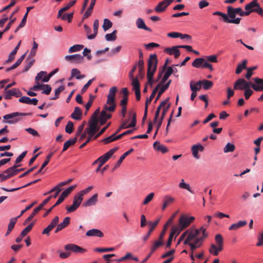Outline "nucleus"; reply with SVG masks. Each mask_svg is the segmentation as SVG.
<instances>
[{
  "label": "nucleus",
  "instance_id": "obj_60",
  "mask_svg": "<svg viewBox=\"0 0 263 263\" xmlns=\"http://www.w3.org/2000/svg\"><path fill=\"white\" fill-rule=\"evenodd\" d=\"M34 223H31L26 227L21 232L22 236L25 237L31 230Z\"/></svg>",
  "mask_w": 263,
  "mask_h": 263
},
{
  "label": "nucleus",
  "instance_id": "obj_30",
  "mask_svg": "<svg viewBox=\"0 0 263 263\" xmlns=\"http://www.w3.org/2000/svg\"><path fill=\"white\" fill-rule=\"evenodd\" d=\"M247 224V221L246 220L239 221L238 222L231 225L229 228V230L230 231L236 230L241 227L245 226Z\"/></svg>",
  "mask_w": 263,
  "mask_h": 263
},
{
  "label": "nucleus",
  "instance_id": "obj_10",
  "mask_svg": "<svg viewBox=\"0 0 263 263\" xmlns=\"http://www.w3.org/2000/svg\"><path fill=\"white\" fill-rule=\"evenodd\" d=\"M66 61L74 64H80L83 62L84 58L81 54H76L65 57Z\"/></svg>",
  "mask_w": 263,
  "mask_h": 263
},
{
  "label": "nucleus",
  "instance_id": "obj_35",
  "mask_svg": "<svg viewBox=\"0 0 263 263\" xmlns=\"http://www.w3.org/2000/svg\"><path fill=\"white\" fill-rule=\"evenodd\" d=\"M190 89L192 91H196L200 90L201 88V83L200 81L195 83L193 81H191L190 83Z\"/></svg>",
  "mask_w": 263,
  "mask_h": 263
},
{
  "label": "nucleus",
  "instance_id": "obj_27",
  "mask_svg": "<svg viewBox=\"0 0 263 263\" xmlns=\"http://www.w3.org/2000/svg\"><path fill=\"white\" fill-rule=\"evenodd\" d=\"M14 176L13 173L10 171L8 168L6 169L2 174H0V179L1 182H4L8 179Z\"/></svg>",
  "mask_w": 263,
  "mask_h": 263
},
{
  "label": "nucleus",
  "instance_id": "obj_57",
  "mask_svg": "<svg viewBox=\"0 0 263 263\" xmlns=\"http://www.w3.org/2000/svg\"><path fill=\"white\" fill-rule=\"evenodd\" d=\"M116 33L117 31L114 30L111 33L106 34L105 36V39L107 41H115L116 39Z\"/></svg>",
  "mask_w": 263,
  "mask_h": 263
},
{
  "label": "nucleus",
  "instance_id": "obj_49",
  "mask_svg": "<svg viewBox=\"0 0 263 263\" xmlns=\"http://www.w3.org/2000/svg\"><path fill=\"white\" fill-rule=\"evenodd\" d=\"M201 84L203 85V88L205 90H208L213 85V83L209 80H204L200 81Z\"/></svg>",
  "mask_w": 263,
  "mask_h": 263
},
{
  "label": "nucleus",
  "instance_id": "obj_3",
  "mask_svg": "<svg viewBox=\"0 0 263 263\" xmlns=\"http://www.w3.org/2000/svg\"><path fill=\"white\" fill-rule=\"evenodd\" d=\"M157 58L156 54H151L148 60V68L147 72H152L155 73L157 70Z\"/></svg>",
  "mask_w": 263,
  "mask_h": 263
},
{
  "label": "nucleus",
  "instance_id": "obj_40",
  "mask_svg": "<svg viewBox=\"0 0 263 263\" xmlns=\"http://www.w3.org/2000/svg\"><path fill=\"white\" fill-rule=\"evenodd\" d=\"M247 60H244L241 63L238 64L235 73L237 74L240 73L243 69H247Z\"/></svg>",
  "mask_w": 263,
  "mask_h": 263
},
{
  "label": "nucleus",
  "instance_id": "obj_43",
  "mask_svg": "<svg viewBox=\"0 0 263 263\" xmlns=\"http://www.w3.org/2000/svg\"><path fill=\"white\" fill-rule=\"evenodd\" d=\"M41 179H37V180H35L32 182H29L28 183V184L22 186V187H17V188H14V189H7L6 188H5V187H2L1 189L5 191H6V192H14V191H17L18 190H20V189L21 188H23V187H26V186H29L31 184H34L36 182H37L38 181H39Z\"/></svg>",
  "mask_w": 263,
  "mask_h": 263
},
{
  "label": "nucleus",
  "instance_id": "obj_12",
  "mask_svg": "<svg viewBox=\"0 0 263 263\" xmlns=\"http://www.w3.org/2000/svg\"><path fill=\"white\" fill-rule=\"evenodd\" d=\"M22 95L21 91L17 88H13L11 90L6 91V95L5 96V99H11V96H15L16 97H20Z\"/></svg>",
  "mask_w": 263,
  "mask_h": 263
},
{
  "label": "nucleus",
  "instance_id": "obj_22",
  "mask_svg": "<svg viewBox=\"0 0 263 263\" xmlns=\"http://www.w3.org/2000/svg\"><path fill=\"white\" fill-rule=\"evenodd\" d=\"M117 88L116 87H112L110 88L109 93L107 96V104H112L115 100V95L117 92Z\"/></svg>",
  "mask_w": 263,
  "mask_h": 263
},
{
  "label": "nucleus",
  "instance_id": "obj_25",
  "mask_svg": "<svg viewBox=\"0 0 263 263\" xmlns=\"http://www.w3.org/2000/svg\"><path fill=\"white\" fill-rule=\"evenodd\" d=\"M136 26L138 29H143L149 32H152V29L148 27H147L143 20L141 18H138L137 19L136 21Z\"/></svg>",
  "mask_w": 263,
  "mask_h": 263
},
{
  "label": "nucleus",
  "instance_id": "obj_31",
  "mask_svg": "<svg viewBox=\"0 0 263 263\" xmlns=\"http://www.w3.org/2000/svg\"><path fill=\"white\" fill-rule=\"evenodd\" d=\"M252 83L247 82L244 79H239L235 82V87H236V85H238L239 84H242L243 89L245 90L246 89H250V87L251 86Z\"/></svg>",
  "mask_w": 263,
  "mask_h": 263
},
{
  "label": "nucleus",
  "instance_id": "obj_19",
  "mask_svg": "<svg viewBox=\"0 0 263 263\" xmlns=\"http://www.w3.org/2000/svg\"><path fill=\"white\" fill-rule=\"evenodd\" d=\"M204 238L205 237H199L198 238H196L194 242H190L189 243H187V245L190 246L191 250L193 252L195 250L201 246Z\"/></svg>",
  "mask_w": 263,
  "mask_h": 263
},
{
  "label": "nucleus",
  "instance_id": "obj_17",
  "mask_svg": "<svg viewBox=\"0 0 263 263\" xmlns=\"http://www.w3.org/2000/svg\"><path fill=\"white\" fill-rule=\"evenodd\" d=\"M70 218L69 217H65L63 222L60 223L57 226V227L54 231L55 233H57L60 231L62 230L66 227H67L70 223Z\"/></svg>",
  "mask_w": 263,
  "mask_h": 263
},
{
  "label": "nucleus",
  "instance_id": "obj_41",
  "mask_svg": "<svg viewBox=\"0 0 263 263\" xmlns=\"http://www.w3.org/2000/svg\"><path fill=\"white\" fill-rule=\"evenodd\" d=\"M96 0H91L90 4L87 10L85 12V13L84 14V18H87L91 14L92 12V10L93 9L94 6L95 5Z\"/></svg>",
  "mask_w": 263,
  "mask_h": 263
},
{
  "label": "nucleus",
  "instance_id": "obj_51",
  "mask_svg": "<svg viewBox=\"0 0 263 263\" xmlns=\"http://www.w3.org/2000/svg\"><path fill=\"white\" fill-rule=\"evenodd\" d=\"M179 187L180 189H185L190 193H193V191L190 188V185L189 184L185 183L184 180L183 179H181V182L179 184Z\"/></svg>",
  "mask_w": 263,
  "mask_h": 263
},
{
  "label": "nucleus",
  "instance_id": "obj_39",
  "mask_svg": "<svg viewBox=\"0 0 263 263\" xmlns=\"http://www.w3.org/2000/svg\"><path fill=\"white\" fill-rule=\"evenodd\" d=\"M159 88H160V85H157V86L155 87V88L154 89L149 98H147L146 99V102H145V106L148 107V104L151 103L152 101L155 97V96L158 90L159 89Z\"/></svg>",
  "mask_w": 263,
  "mask_h": 263
},
{
  "label": "nucleus",
  "instance_id": "obj_14",
  "mask_svg": "<svg viewBox=\"0 0 263 263\" xmlns=\"http://www.w3.org/2000/svg\"><path fill=\"white\" fill-rule=\"evenodd\" d=\"M179 46H173L172 48H166L164 51L170 55H174L175 58H178L180 54V52L178 49Z\"/></svg>",
  "mask_w": 263,
  "mask_h": 263
},
{
  "label": "nucleus",
  "instance_id": "obj_48",
  "mask_svg": "<svg viewBox=\"0 0 263 263\" xmlns=\"http://www.w3.org/2000/svg\"><path fill=\"white\" fill-rule=\"evenodd\" d=\"M84 47V46L82 45H74L71 47H70L68 49V52L69 53H72L74 52H77L81 50Z\"/></svg>",
  "mask_w": 263,
  "mask_h": 263
},
{
  "label": "nucleus",
  "instance_id": "obj_7",
  "mask_svg": "<svg viewBox=\"0 0 263 263\" xmlns=\"http://www.w3.org/2000/svg\"><path fill=\"white\" fill-rule=\"evenodd\" d=\"M119 147H116L110 149L108 152L104 155L98 158L99 164L100 167H101L111 157V156L118 149Z\"/></svg>",
  "mask_w": 263,
  "mask_h": 263
},
{
  "label": "nucleus",
  "instance_id": "obj_52",
  "mask_svg": "<svg viewBox=\"0 0 263 263\" xmlns=\"http://www.w3.org/2000/svg\"><path fill=\"white\" fill-rule=\"evenodd\" d=\"M40 89L43 90V91L42 92V93L48 95L50 94L52 90V88L50 85L48 84H43Z\"/></svg>",
  "mask_w": 263,
  "mask_h": 263
},
{
  "label": "nucleus",
  "instance_id": "obj_34",
  "mask_svg": "<svg viewBox=\"0 0 263 263\" xmlns=\"http://www.w3.org/2000/svg\"><path fill=\"white\" fill-rule=\"evenodd\" d=\"M98 194H94L90 198H89L86 202L83 204V206L85 207L90 206L93 205L97 201Z\"/></svg>",
  "mask_w": 263,
  "mask_h": 263
},
{
  "label": "nucleus",
  "instance_id": "obj_61",
  "mask_svg": "<svg viewBox=\"0 0 263 263\" xmlns=\"http://www.w3.org/2000/svg\"><path fill=\"white\" fill-rule=\"evenodd\" d=\"M73 15V13H70L68 14H64L63 15L62 14L61 16H60V17H61V18L63 21H65V20H67L68 22L69 23H70L72 19Z\"/></svg>",
  "mask_w": 263,
  "mask_h": 263
},
{
  "label": "nucleus",
  "instance_id": "obj_54",
  "mask_svg": "<svg viewBox=\"0 0 263 263\" xmlns=\"http://www.w3.org/2000/svg\"><path fill=\"white\" fill-rule=\"evenodd\" d=\"M138 65L139 74L141 76V77H143L144 75L143 60H139L138 61Z\"/></svg>",
  "mask_w": 263,
  "mask_h": 263
},
{
  "label": "nucleus",
  "instance_id": "obj_26",
  "mask_svg": "<svg viewBox=\"0 0 263 263\" xmlns=\"http://www.w3.org/2000/svg\"><path fill=\"white\" fill-rule=\"evenodd\" d=\"M175 198L171 196L166 195L163 197V204L162 206V210L164 211L167 206L173 203Z\"/></svg>",
  "mask_w": 263,
  "mask_h": 263
},
{
  "label": "nucleus",
  "instance_id": "obj_63",
  "mask_svg": "<svg viewBox=\"0 0 263 263\" xmlns=\"http://www.w3.org/2000/svg\"><path fill=\"white\" fill-rule=\"evenodd\" d=\"M182 230H181V228L178 226H173L172 228L171 235L174 236L176 235L177 236Z\"/></svg>",
  "mask_w": 263,
  "mask_h": 263
},
{
  "label": "nucleus",
  "instance_id": "obj_59",
  "mask_svg": "<svg viewBox=\"0 0 263 263\" xmlns=\"http://www.w3.org/2000/svg\"><path fill=\"white\" fill-rule=\"evenodd\" d=\"M227 12L228 15L231 19L234 18L237 14L234 10V8L231 6H228L227 7Z\"/></svg>",
  "mask_w": 263,
  "mask_h": 263
},
{
  "label": "nucleus",
  "instance_id": "obj_15",
  "mask_svg": "<svg viewBox=\"0 0 263 263\" xmlns=\"http://www.w3.org/2000/svg\"><path fill=\"white\" fill-rule=\"evenodd\" d=\"M18 101L21 103L27 104H33L34 105H36L37 104L38 100L36 98L31 99L28 97L23 96L19 99Z\"/></svg>",
  "mask_w": 263,
  "mask_h": 263
},
{
  "label": "nucleus",
  "instance_id": "obj_47",
  "mask_svg": "<svg viewBox=\"0 0 263 263\" xmlns=\"http://www.w3.org/2000/svg\"><path fill=\"white\" fill-rule=\"evenodd\" d=\"M235 146L234 144L231 143H228L223 148V152L225 153L233 152L235 151Z\"/></svg>",
  "mask_w": 263,
  "mask_h": 263
},
{
  "label": "nucleus",
  "instance_id": "obj_18",
  "mask_svg": "<svg viewBox=\"0 0 263 263\" xmlns=\"http://www.w3.org/2000/svg\"><path fill=\"white\" fill-rule=\"evenodd\" d=\"M159 222V219L155 220L154 222L150 221L148 222V225L150 227V229L148 232H147V234L143 237V240L144 241H146L148 239L150 235H151L152 232L158 225Z\"/></svg>",
  "mask_w": 263,
  "mask_h": 263
},
{
  "label": "nucleus",
  "instance_id": "obj_9",
  "mask_svg": "<svg viewBox=\"0 0 263 263\" xmlns=\"http://www.w3.org/2000/svg\"><path fill=\"white\" fill-rule=\"evenodd\" d=\"M77 185H72L65 190L61 194L57 201L54 204V206H57L61 204L66 198L68 195L76 187Z\"/></svg>",
  "mask_w": 263,
  "mask_h": 263
},
{
  "label": "nucleus",
  "instance_id": "obj_42",
  "mask_svg": "<svg viewBox=\"0 0 263 263\" xmlns=\"http://www.w3.org/2000/svg\"><path fill=\"white\" fill-rule=\"evenodd\" d=\"M77 141V137H75L73 139H71L65 142L63 146V148L62 152H65L66 151L70 146L73 145L76 143Z\"/></svg>",
  "mask_w": 263,
  "mask_h": 263
},
{
  "label": "nucleus",
  "instance_id": "obj_33",
  "mask_svg": "<svg viewBox=\"0 0 263 263\" xmlns=\"http://www.w3.org/2000/svg\"><path fill=\"white\" fill-rule=\"evenodd\" d=\"M99 26V20L96 19L93 22V33L87 36V38L89 40H92L95 38L97 33H98V29Z\"/></svg>",
  "mask_w": 263,
  "mask_h": 263
},
{
  "label": "nucleus",
  "instance_id": "obj_2",
  "mask_svg": "<svg viewBox=\"0 0 263 263\" xmlns=\"http://www.w3.org/2000/svg\"><path fill=\"white\" fill-rule=\"evenodd\" d=\"M32 113H20L18 112H12L9 114L3 116V118L6 121H4L5 123L8 124H14L17 122L19 121L18 119L16 117L18 116H30L31 115Z\"/></svg>",
  "mask_w": 263,
  "mask_h": 263
},
{
  "label": "nucleus",
  "instance_id": "obj_32",
  "mask_svg": "<svg viewBox=\"0 0 263 263\" xmlns=\"http://www.w3.org/2000/svg\"><path fill=\"white\" fill-rule=\"evenodd\" d=\"M76 0H70V2L67 4L65 7L61 8L58 12V18H60L63 13L68 10H69L72 6H73L76 3Z\"/></svg>",
  "mask_w": 263,
  "mask_h": 263
},
{
  "label": "nucleus",
  "instance_id": "obj_64",
  "mask_svg": "<svg viewBox=\"0 0 263 263\" xmlns=\"http://www.w3.org/2000/svg\"><path fill=\"white\" fill-rule=\"evenodd\" d=\"M154 193H151L149 194L145 198L143 201V204L146 205L149 202H151L154 197Z\"/></svg>",
  "mask_w": 263,
  "mask_h": 263
},
{
  "label": "nucleus",
  "instance_id": "obj_11",
  "mask_svg": "<svg viewBox=\"0 0 263 263\" xmlns=\"http://www.w3.org/2000/svg\"><path fill=\"white\" fill-rule=\"evenodd\" d=\"M253 80L255 84H252L251 87L256 91H263V79L255 78Z\"/></svg>",
  "mask_w": 263,
  "mask_h": 263
},
{
  "label": "nucleus",
  "instance_id": "obj_37",
  "mask_svg": "<svg viewBox=\"0 0 263 263\" xmlns=\"http://www.w3.org/2000/svg\"><path fill=\"white\" fill-rule=\"evenodd\" d=\"M154 148L155 149L161 152L162 153H165L167 152L168 149L166 146L160 144L159 142L156 141L153 144Z\"/></svg>",
  "mask_w": 263,
  "mask_h": 263
},
{
  "label": "nucleus",
  "instance_id": "obj_36",
  "mask_svg": "<svg viewBox=\"0 0 263 263\" xmlns=\"http://www.w3.org/2000/svg\"><path fill=\"white\" fill-rule=\"evenodd\" d=\"M18 11V8H17L15 10H14L11 14V16L9 17L10 22L6 26L5 29L4 30V32H6L9 30L11 25L14 23L16 20L15 17H13V16Z\"/></svg>",
  "mask_w": 263,
  "mask_h": 263
},
{
  "label": "nucleus",
  "instance_id": "obj_45",
  "mask_svg": "<svg viewBox=\"0 0 263 263\" xmlns=\"http://www.w3.org/2000/svg\"><path fill=\"white\" fill-rule=\"evenodd\" d=\"M234 10L236 14H239L241 16H248L251 13V11H250V10L243 12L241 8H234Z\"/></svg>",
  "mask_w": 263,
  "mask_h": 263
},
{
  "label": "nucleus",
  "instance_id": "obj_38",
  "mask_svg": "<svg viewBox=\"0 0 263 263\" xmlns=\"http://www.w3.org/2000/svg\"><path fill=\"white\" fill-rule=\"evenodd\" d=\"M82 111L79 107H76L74 111L71 115V117L74 120H79L81 118Z\"/></svg>",
  "mask_w": 263,
  "mask_h": 263
},
{
  "label": "nucleus",
  "instance_id": "obj_58",
  "mask_svg": "<svg viewBox=\"0 0 263 263\" xmlns=\"http://www.w3.org/2000/svg\"><path fill=\"white\" fill-rule=\"evenodd\" d=\"M65 89V87L63 85L60 86L57 89L55 90V95L54 97L51 98V100H56L59 97V95L60 93L63 91Z\"/></svg>",
  "mask_w": 263,
  "mask_h": 263
},
{
  "label": "nucleus",
  "instance_id": "obj_13",
  "mask_svg": "<svg viewBox=\"0 0 263 263\" xmlns=\"http://www.w3.org/2000/svg\"><path fill=\"white\" fill-rule=\"evenodd\" d=\"M170 3L167 0H163L159 3L155 8V11L157 13H161L164 12L168 6L170 5Z\"/></svg>",
  "mask_w": 263,
  "mask_h": 263
},
{
  "label": "nucleus",
  "instance_id": "obj_21",
  "mask_svg": "<svg viewBox=\"0 0 263 263\" xmlns=\"http://www.w3.org/2000/svg\"><path fill=\"white\" fill-rule=\"evenodd\" d=\"M98 122L90 120L88 123L89 127L85 128V133H88V135L94 136V132L97 125H98Z\"/></svg>",
  "mask_w": 263,
  "mask_h": 263
},
{
  "label": "nucleus",
  "instance_id": "obj_8",
  "mask_svg": "<svg viewBox=\"0 0 263 263\" xmlns=\"http://www.w3.org/2000/svg\"><path fill=\"white\" fill-rule=\"evenodd\" d=\"M64 249L66 251H71L76 253L83 254L86 252V249H83L82 247L73 243H69L66 245L64 246Z\"/></svg>",
  "mask_w": 263,
  "mask_h": 263
},
{
  "label": "nucleus",
  "instance_id": "obj_44",
  "mask_svg": "<svg viewBox=\"0 0 263 263\" xmlns=\"http://www.w3.org/2000/svg\"><path fill=\"white\" fill-rule=\"evenodd\" d=\"M204 59L203 58H199L196 59L192 63V66L195 68H198L202 67Z\"/></svg>",
  "mask_w": 263,
  "mask_h": 263
},
{
  "label": "nucleus",
  "instance_id": "obj_29",
  "mask_svg": "<svg viewBox=\"0 0 263 263\" xmlns=\"http://www.w3.org/2000/svg\"><path fill=\"white\" fill-rule=\"evenodd\" d=\"M171 82H172L171 80H170L169 81H168V82L164 85L160 86V87L159 88L160 90H159V92L158 93V95H157V96L156 97V98L155 99V102H156L157 101V100L160 98V97H161L162 94L163 93H164V91L166 89H168V88L169 87Z\"/></svg>",
  "mask_w": 263,
  "mask_h": 263
},
{
  "label": "nucleus",
  "instance_id": "obj_1",
  "mask_svg": "<svg viewBox=\"0 0 263 263\" xmlns=\"http://www.w3.org/2000/svg\"><path fill=\"white\" fill-rule=\"evenodd\" d=\"M205 230L206 229L204 227H201L199 229L189 230L187 237L184 240V244L187 245V243L191 242L192 241H195L196 238H198L197 237L199 235L200 233H202V237H206L208 234L205 233Z\"/></svg>",
  "mask_w": 263,
  "mask_h": 263
},
{
  "label": "nucleus",
  "instance_id": "obj_6",
  "mask_svg": "<svg viewBox=\"0 0 263 263\" xmlns=\"http://www.w3.org/2000/svg\"><path fill=\"white\" fill-rule=\"evenodd\" d=\"M128 122V120L123 121L121 126L115 132L116 134H118V133H119L120 132V130L122 129L134 127L136 126L137 121H136V114L135 112H134L133 115L131 123L127 125Z\"/></svg>",
  "mask_w": 263,
  "mask_h": 263
},
{
  "label": "nucleus",
  "instance_id": "obj_55",
  "mask_svg": "<svg viewBox=\"0 0 263 263\" xmlns=\"http://www.w3.org/2000/svg\"><path fill=\"white\" fill-rule=\"evenodd\" d=\"M116 108L115 100L112 104H107L104 106L103 109L110 112H114Z\"/></svg>",
  "mask_w": 263,
  "mask_h": 263
},
{
  "label": "nucleus",
  "instance_id": "obj_28",
  "mask_svg": "<svg viewBox=\"0 0 263 263\" xmlns=\"http://www.w3.org/2000/svg\"><path fill=\"white\" fill-rule=\"evenodd\" d=\"M75 77L77 79L80 80L84 79L85 77L84 74H81L80 71L77 68H73L71 72V77L69 80H71V79Z\"/></svg>",
  "mask_w": 263,
  "mask_h": 263
},
{
  "label": "nucleus",
  "instance_id": "obj_16",
  "mask_svg": "<svg viewBox=\"0 0 263 263\" xmlns=\"http://www.w3.org/2000/svg\"><path fill=\"white\" fill-rule=\"evenodd\" d=\"M193 156L196 159H198L199 156L198 155V151L202 152L204 150V147L200 144L194 145L191 148Z\"/></svg>",
  "mask_w": 263,
  "mask_h": 263
},
{
  "label": "nucleus",
  "instance_id": "obj_23",
  "mask_svg": "<svg viewBox=\"0 0 263 263\" xmlns=\"http://www.w3.org/2000/svg\"><path fill=\"white\" fill-rule=\"evenodd\" d=\"M177 212H176V213H175L171 216V217L168 220V221L166 222V223L164 225L163 230L160 234V239H163V237L165 235L166 230L169 227V225L171 224L173 222L175 217L176 216V214H177Z\"/></svg>",
  "mask_w": 263,
  "mask_h": 263
},
{
  "label": "nucleus",
  "instance_id": "obj_4",
  "mask_svg": "<svg viewBox=\"0 0 263 263\" xmlns=\"http://www.w3.org/2000/svg\"><path fill=\"white\" fill-rule=\"evenodd\" d=\"M51 198V196H49L46 199H45L42 203H41L37 208L34 209L32 214L25 220L24 222V225L27 224V223L31 221L34 216L41 210L43 207L50 201Z\"/></svg>",
  "mask_w": 263,
  "mask_h": 263
},
{
  "label": "nucleus",
  "instance_id": "obj_53",
  "mask_svg": "<svg viewBox=\"0 0 263 263\" xmlns=\"http://www.w3.org/2000/svg\"><path fill=\"white\" fill-rule=\"evenodd\" d=\"M163 244L162 239H159L156 241H155L153 246L151 248V252L153 253L155 250H156L159 247L162 246Z\"/></svg>",
  "mask_w": 263,
  "mask_h": 263
},
{
  "label": "nucleus",
  "instance_id": "obj_62",
  "mask_svg": "<svg viewBox=\"0 0 263 263\" xmlns=\"http://www.w3.org/2000/svg\"><path fill=\"white\" fill-rule=\"evenodd\" d=\"M95 99V96L90 94L89 95V99L88 102L86 103L85 105L86 111H87L90 107L91 106L92 103L93 102L94 99Z\"/></svg>",
  "mask_w": 263,
  "mask_h": 263
},
{
  "label": "nucleus",
  "instance_id": "obj_56",
  "mask_svg": "<svg viewBox=\"0 0 263 263\" xmlns=\"http://www.w3.org/2000/svg\"><path fill=\"white\" fill-rule=\"evenodd\" d=\"M258 0H253L250 3L245 6V9L246 10H250L252 8H255L256 6H258L259 4L257 2Z\"/></svg>",
  "mask_w": 263,
  "mask_h": 263
},
{
  "label": "nucleus",
  "instance_id": "obj_24",
  "mask_svg": "<svg viewBox=\"0 0 263 263\" xmlns=\"http://www.w3.org/2000/svg\"><path fill=\"white\" fill-rule=\"evenodd\" d=\"M134 151V148H132L129 149L128 151L126 152L125 153H124L119 158L118 161H117V163L114 166V167L113 168V171H114L116 168L119 167L122 162H123V160L126 158V156L130 154L133 152Z\"/></svg>",
  "mask_w": 263,
  "mask_h": 263
},
{
  "label": "nucleus",
  "instance_id": "obj_50",
  "mask_svg": "<svg viewBox=\"0 0 263 263\" xmlns=\"http://www.w3.org/2000/svg\"><path fill=\"white\" fill-rule=\"evenodd\" d=\"M112 26L111 22L107 18H105L103 21V24L102 28L103 30L106 31L110 28Z\"/></svg>",
  "mask_w": 263,
  "mask_h": 263
},
{
  "label": "nucleus",
  "instance_id": "obj_46",
  "mask_svg": "<svg viewBox=\"0 0 263 263\" xmlns=\"http://www.w3.org/2000/svg\"><path fill=\"white\" fill-rule=\"evenodd\" d=\"M83 199V197L79 193H78L73 198V203L79 206L82 203Z\"/></svg>",
  "mask_w": 263,
  "mask_h": 263
},
{
  "label": "nucleus",
  "instance_id": "obj_5",
  "mask_svg": "<svg viewBox=\"0 0 263 263\" xmlns=\"http://www.w3.org/2000/svg\"><path fill=\"white\" fill-rule=\"evenodd\" d=\"M194 219L195 217L193 216L189 217L185 215H182L180 217L178 226L181 228V230H183L187 228Z\"/></svg>",
  "mask_w": 263,
  "mask_h": 263
},
{
  "label": "nucleus",
  "instance_id": "obj_20",
  "mask_svg": "<svg viewBox=\"0 0 263 263\" xmlns=\"http://www.w3.org/2000/svg\"><path fill=\"white\" fill-rule=\"evenodd\" d=\"M86 235L89 237L96 236L101 238L104 236V234L101 231H100L99 229H92L88 230L86 232Z\"/></svg>",
  "mask_w": 263,
  "mask_h": 263
}]
</instances>
